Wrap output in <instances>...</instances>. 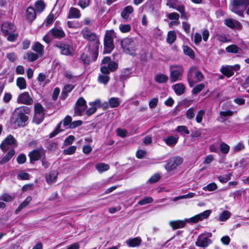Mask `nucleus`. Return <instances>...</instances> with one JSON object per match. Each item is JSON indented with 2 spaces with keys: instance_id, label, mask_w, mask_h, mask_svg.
<instances>
[{
  "instance_id": "f8f14e48",
  "label": "nucleus",
  "mask_w": 249,
  "mask_h": 249,
  "mask_svg": "<svg viewBox=\"0 0 249 249\" xmlns=\"http://www.w3.org/2000/svg\"><path fill=\"white\" fill-rule=\"evenodd\" d=\"M166 5L171 8L177 10L183 16L184 14V6L179 3L178 0H166Z\"/></svg>"
},
{
  "instance_id": "58836bf2",
  "label": "nucleus",
  "mask_w": 249,
  "mask_h": 249,
  "mask_svg": "<svg viewBox=\"0 0 249 249\" xmlns=\"http://www.w3.org/2000/svg\"><path fill=\"white\" fill-rule=\"evenodd\" d=\"M17 85L20 89H25L27 84L25 79L23 77H18L16 80Z\"/></svg>"
},
{
  "instance_id": "c85d7f7f",
  "label": "nucleus",
  "mask_w": 249,
  "mask_h": 249,
  "mask_svg": "<svg viewBox=\"0 0 249 249\" xmlns=\"http://www.w3.org/2000/svg\"><path fill=\"white\" fill-rule=\"evenodd\" d=\"M220 71L223 74L228 77H230L234 74V72L232 71V68L231 67V66L222 67Z\"/></svg>"
},
{
  "instance_id": "cd10ccee",
  "label": "nucleus",
  "mask_w": 249,
  "mask_h": 249,
  "mask_svg": "<svg viewBox=\"0 0 249 249\" xmlns=\"http://www.w3.org/2000/svg\"><path fill=\"white\" fill-rule=\"evenodd\" d=\"M141 240L139 237H136L133 239H129L126 241V244L129 247H135L140 245Z\"/></svg>"
},
{
  "instance_id": "bb28decb",
  "label": "nucleus",
  "mask_w": 249,
  "mask_h": 249,
  "mask_svg": "<svg viewBox=\"0 0 249 249\" xmlns=\"http://www.w3.org/2000/svg\"><path fill=\"white\" fill-rule=\"evenodd\" d=\"M32 200V197L31 196H28L25 200L22 202L18 208L15 211V213L16 214H18L23 209L25 208L26 206L28 205L29 203Z\"/></svg>"
},
{
  "instance_id": "6e6552de",
  "label": "nucleus",
  "mask_w": 249,
  "mask_h": 249,
  "mask_svg": "<svg viewBox=\"0 0 249 249\" xmlns=\"http://www.w3.org/2000/svg\"><path fill=\"white\" fill-rule=\"evenodd\" d=\"M46 151L42 147L34 149L29 153L30 162L38 160L40 158L45 157Z\"/></svg>"
},
{
  "instance_id": "4d7b16f0",
  "label": "nucleus",
  "mask_w": 249,
  "mask_h": 249,
  "mask_svg": "<svg viewBox=\"0 0 249 249\" xmlns=\"http://www.w3.org/2000/svg\"><path fill=\"white\" fill-rule=\"evenodd\" d=\"M109 80V77L107 75L101 74L98 76V80L100 83L106 84Z\"/></svg>"
},
{
  "instance_id": "4be33fe9",
  "label": "nucleus",
  "mask_w": 249,
  "mask_h": 249,
  "mask_svg": "<svg viewBox=\"0 0 249 249\" xmlns=\"http://www.w3.org/2000/svg\"><path fill=\"white\" fill-rule=\"evenodd\" d=\"M80 17L81 13L78 9L74 7L70 8L68 15V18H79Z\"/></svg>"
},
{
  "instance_id": "5701e85b",
  "label": "nucleus",
  "mask_w": 249,
  "mask_h": 249,
  "mask_svg": "<svg viewBox=\"0 0 249 249\" xmlns=\"http://www.w3.org/2000/svg\"><path fill=\"white\" fill-rule=\"evenodd\" d=\"M178 139V136H170L164 138L163 141L167 145L173 146L177 143Z\"/></svg>"
},
{
  "instance_id": "79ce46f5",
  "label": "nucleus",
  "mask_w": 249,
  "mask_h": 249,
  "mask_svg": "<svg viewBox=\"0 0 249 249\" xmlns=\"http://www.w3.org/2000/svg\"><path fill=\"white\" fill-rule=\"evenodd\" d=\"M44 113H35L33 121L36 124H39L44 120Z\"/></svg>"
},
{
  "instance_id": "2f4dec72",
  "label": "nucleus",
  "mask_w": 249,
  "mask_h": 249,
  "mask_svg": "<svg viewBox=\"0 0 249 249\" xmlns=\"http://www.w3.org/2000/svg\"><path fill=\"white\" fill-rule=\"evenodd\" d=\"M74 88V86L71 84H68L64 86L62 92V97L63 99H65L68 96V93L70 92Z\"/></svg>"
},
{
  "instance_id": "864d4df0",
  "label": "nucleus",
  "mask_w": 249,
  "mask_h": 249,
  "mask_svg": "<svg viewBox=\"0 0 249 249\" xmlns=\"http://www.w3.org/2000/svg\"><path fill=\"white\" fill-rule=\"evenodd\" d=\"M186 115L187 118L191 120L193 119L195 115V110L193 107H191L189 109H188L186 112Z\"/></svg>"
},
{
  "instance_id": "0eeeda50",
  "label": "nucleus",
  "mask_w": 249,
  "mask_h": 249,
  "mask_svg": "<svg viewBox=\"0 0 249 249\" xmlns=\"http://www.w3.org/2000/svg\"><path fill=\"white\" fill-rule=\"evenodd\" d=\"M17 102L18 104L26 105H32L34 102L32 93L28 91L20 93L17 98Z\"/></svg>"
},
{
  "instance_id": "72a5a7b5",
  "label": "nucleus",
  "mask_w": 249,
  "mask_h": 249,
  "mask_svg": "<svg viewBox=\"0 0 249 249\" xmlns=\"http://www.w3.org/2000/svg\"><path fill=\"white\" fill-rule=\"evenodd\" d=\"M32 50L37 53L40 55L43 54L44 47L40 43L37 42L33 46Z\"/></svg>"
},
{
  "instance_id": "13d9d810",
  "label": "nucleus",
  "mask_w": 249,
  "mask_h": 249,
  "mask_svg": "<svg viewBox=\"0 0 249 249\" xmlns=\"http://www.w3.org/2000/svg\"><path fill=\"white\" fill-rule=\"evenodd\" d=\"M217 188L216 184L214 182H212L203 187V190L205 191H213L216 190Z\"/></svg>"
},
{
  "instance_id": "f257e3e1",
  "label": "nucleus",
  "mask_w": 249,
  "mask_h": 249,
  "mask_svg": "<svg viewBox=\"0 0 249 249\" xmlns=\"http://www.w3.org/2000/svg\"><path fill=\"white\" fill-rule=\"evenodd\" d=\"M81 34L84 38L89 42V44H91V47L93 48V58H95L96 57H97L98 47L100 44L98 37L87 28H84L81 31Z\"/></svg>"
},
{
  "instance_id": "f3484780",
  "label": "nucleus",
  "mask_w": 249,
  "mask_h": 249,
  "mask_svg": "<svg viewBox=\"0 0 249 249\" xmlns=\"http://www.w3.org/2000/svg\"><path fill=\"white\" fill-rule=\"evenodd\" d=\"M53 37L55 38H61L65 36V34L63 29L60 27H54L50 30Z\"/></svg>"
},
{
  "instance_id": "f704fd0d",
  "label": "nucleus",
  "mask_w": 249,
  "mask_h": 249,
  "mask_svg": "<svg viewBox=\"0 0 249 249\" xmlns=\"http://www.w3.org/2000/svg\"><path fill=\"white\" fill-rule=\"evenodd\" d=\"M233 3L239 6L240 8H243L244 11L246 7L249 4V0H233Z\"/></svg>"
},
{
  "instance_id": "09e8293b",
  "label": "nucleus",
  "mask_w": 249,
  "mask_h": 249,
  "mask_svg": "<svg viewBox=\"0 0 249 249\" xmlns=\"http://www.w3.org/2000/svg\"><path fill=\"white\" fill-rule=\"evenodd\" d=\"M183 52L185 54L189 56L191 58H195L194 52L190 47L187 46H184Z\"/></svg>"
},
{
  "instance_id": "aec40b11",
  "label": "nucleus",
  "mask_w": 249,
  "mask_h": 249,
  "mask_svg": "<svg viewBox=\"0 0 249 249\" xmlns=\"http://www.w3.org/2000/svg\"><path fill=\"white\" fill-rule=\"evenodd\" d=\"M224 23L227 26L232 29L235 28L237 29H240L242 27L241 24L238 21L235 19H233L232 18H229L225 19L224 20Z\"/></svg>"
},
{
  "instance_id": "412c9836",
  "label": "nucleus",
  "mask_w": 249,
  "mask_h": 249,
  "mask_svg": "<svg viewBox=\"0 0 249 249\" xmlns=\"http://www.w3.org/2000/svg\"><path fill=\"white\" fill-rule=\"evenodd\" d=\"M58 172L57 171H52L45 175V178L48 184L53 183L55 181V180L58 176Z\"/></svg>"
},
{
  "instance_id": "20e7f679",
  "label": "nucleus",
  "mask_w": 249,
  "mask_h": 249,
  "mask_svg": "<svg viewBox=\"0 0 249 249\" xmlns=\"http://www.w3.org/2000/svg\"><path fill=\"white\" fill-rule=\"evenodd\" d=\"M115 36L114 31H108L106 32L104 37V52L106 53H110L113 49V38Z\"/></svg>"
},
{
  "instance_id": "e2e57ef3",
  "label": "nucleus",
  "mask_w": 249,
  "mask_h": 249,
  "mask_svg": "<svg viewBox=\"0 0 249 249\" xmlns=\"http://www.w3.org/2000/svg\"><path fill=\"white\" fill-rule=\"evenodd\" d=\"M27 58L30 62H34L38 58V55L34 53H28L27 54Z\"/></svg>"
},
{
  "instance_id": "dca6fc26",
  "label": "nucleus",
  "mask_w": 249,
  "mask_h": 249,
  "mask_svg": "<svg viewBox=\"0 0 249 249\" xmlns=\"http://www.w3.org/2000/svg\"><path fill=\"white\" fill-rule=\"evenodd\" d=\"M187 223H190V221H188V219H186L184 220L170 221L169 224L173 230H175L183 228Z\"/></svg>"
},
{
  "instance_id": "2eb2a0df",
  "label": "nucleus",
  "mask_w": 249,
  "mask_h": 249,
  "mask_svg": "<svg viewBox=\"0 0 249 249\" xmlns=\"http://www.w3.org/2000/svg\"><path fill=\"white\" fill-rule=\"evenodd\" d=\"M211 213V210H206L202 213H199L190 218H188V221H190V223H196L199 220H202L208 218Z\"/></svg>"
},
{
  "instance_id": "680f3d73",
  "label": "nucleus",
  "mask_w": 249,
  "mask_h": 249,
  "mask_svg": "<svg viewBox=\"0 0 249 249\" xmlns=\"http://www.w3.org/2000/svg\"><path fill=\"white\" fill-rule=\"evenodd\" d=\"M204 114L205 111L203 110H200L197 112L196 118L197 123H200L202 122Z\"/></svg>"
},
{
  "instance_id": "9d476101",
  "label": "nucleus",
  "mask_w": 249,
  "mask_h": 249,
  "mask_svg": "<svg viewBox=\"0 0 249 249\" xmlns=\"http://www.w3.org/2000/svg\"><path fill=\"white\" fill-rule=\"evenodd\" d=\"M16 144V139L12 135H9L2 141L0 145V148L2 151H6L9 148L10 146H12Z\"/></svg>"
},
{
  "instance_id": "774afa93",
  "label": "nucleus",
  "mask_w": 249,
  "mask_h": 249,
  "mask_svg": "<svg viewBox=\"0 0 249 249\" xmlns=\"http://www.w3.org/2000/svg\"><path fill=\"white\" fill-rule=\"evenodd\" d=\"M75 140V137L72 135H70L64 141V144L65 146L69 145L72 143Z\"/></svg>"
},
{
  "instance_id": "39448f33",
  "label": "nucleus",
  "mask_w": 249,
  "mask_h": 249,
  "mask_svg": "<svg viewBox=\"0 0 249 249\" xmlns=\"http://www.w3.org/2000/svg\"><path fill=\"white\" fill-rule=\"evenodd\" d=\"M124 51L127 54L133 55L136 51V45L134 41L130 38H124L121 42Z\"/></svg>"
},
{
  "instance_id": "4468645a",
  "label": "nucleus",
  "mask_w": 249,
  "mask_h": 249,
  "mask_svg": "<svg viewBox=\"0 0 249 249\" xmlns=\"http://www.w3.org/2000/svg\"><path fill=\"white\" fill-rule=\"evenodd\" d=\"M16 30L17 29L15 26L9 22H3L1 27V31L4 36H7L10 33L16 32Z\"/></svg>"
},
{
  "instance_id": "ddd939ff",
  "label": "nucleus",
  "mask_w": 249,
  "mask_h": 249,
  "mask_svg": "<svg viewBox=\"0 0 249 249\" xmlns=\"http://www.w3.org/2000/svg\"><path fill=\"white\" fill-rule=\"evenodd\" d=\"M212 243V240L204 234L199 235L196 242V245L198 247L206 248Z\"/></svg>"
},
{
  "instance_id": "393cba45",
  "label": "nucleus",
  "mask_w": 249,
  "mask_h": 249,
  "mask_svg": "<svg viewBox=\"0 0 249 249\" xmlns=\"http://www.w3.org/2000/svg\"><path fill=\"white\" fill-rule=\"evenodd\" d=\"M133 11V8L131 6H127L124 8L121 12V17L124 19L128 20L129 15Z\"/></svg>"
},
{
  "instance_id": "6ab92c4d",
  "label": "nucleus",
  "mask_w": 249,
  "mask_h": 249,
  "mask_svg": "<svg viewBox=\"0 0 249 249\" xmlns=\"http://www.w3.org/2000/svg\"><path fill=\"white\" fill-rule=\"evenodd\" d=\"M101 103V101L99 100L89 103V105L90 107L86 111V114L89 116L94 113L96 111L97 108L100 107Z\"/></svg>"
},
{
  "instance_id": "a878e982",
  "label": "nucleus",
  "mask_w": 249,
  "mask_h": 249,
  "mask_svg": "<svg viewBox=\"0 0 249 249\" xmlns=\"http://www.w3.org/2000/svg\"><path fill=\"white\" fill-rule=\"evenodd\" d=\"M172 88L175 93L178 95L183 94L185 90V87L184 85L181 83L176 84L173 85Z\"/></svg>"
},
{
  "instance_id": "338daca9",
  "label": "nucleus",
  "mask_w": 249,
  "mask_h": 249,
  "mask_svg": "<svg viewBox=\"0 0 249 249\" xmlns=\"http://www.w3.org/2000/svg\"><path fill=\"white\" fill-rule=\"evenodd\" d=\"M220 150L223 154H227L229 152L230 147L224 142L221 143L220 146Z\"/></svg>"
},
{
  "instance_id": "0e129e2a",
  "label": "nucleus",
  "mask_w": 249,
  "mask_h": 249,
  "mask_svg": "<svg viewBox=\"0 0 249 249\" xmlns=\"http://www.w3.org/2000/svg\"><path fill=\"white\" fill-rule=\"evenodd\" d=\"M231 175L230 174H226L224 176H219L218 177V180L222 183H226L230 179Z\"/></svg>"
},
{
  "instance_id": "de8ad7c7",
  "label": "nucleus",
  "mask_w": 249,
  "mask_h": 249,
  "mask_svg": "<svg viewBox=\"0 0 249 249\" xmlns=\"http://www.w3.org/2000/svg\"><path fill=\"white\" fill-rule=\"evenodd\" d=\"M7 36V39L8 41L10 42H14L17 40L18 36V34L16 30V32L10 33L8 34Z\"/></svg>"
},
{
  "instance_id": "f03ea898",
  "label": "nucleus",
  "mask_w": 249,
  "mask_h": 249,
  "mask_svg": "<svg viewBox=\"0 0 249 249\" xmlns=\"http://www.w3.org/2000/svg\"><path fill=\"white\" fill-rule=\"evenodd\" d=\"M204 76L202 73L197 70L196 67L190 68L188 71L187 75V80L189 86L192 87L196 82L202 81L204 79Z\"/></svg>"
},
{
  "instance_id": "c756f323",
  "label": "nucleus",
  "mask_w": 249,
  "mask_h": 249,
  "mask_svg": "<svg viewBox=\"0 0 249 249\" xmlns=\"http://www.w3.org/2000/svg\"><path fill=\"white\" fill-rule=\"evenodd\" d=\"M15 150L12 149L10 150L6 155H5L0 161V164H3L6 162H8L12 157L15 155Z\"/></svg>"
},
{
  "instance_id": "e433bc0d",
  "label": "nucleus",
  "mask_w": 249,
  "mask_h": 249,
  "mask_svg": "<svg viewBox=\"0 0 249 249\" xmlns=\"http://www.w3.org/2000/svg\"><path fill=\"white\" fill-rule=\"evenodd\" d=\"M233 112L231 110H227L224 111H220L219 112L220 118L219 121L221 122H224L226 121L225 117L228 116H231L233 115Z\"/></svg>"
},
{
  "instance_id": "7ed1b4c3",
  "label": "nucleus",
  "mask_w": 249,
  "mask_h": 249,
  "mask_svg": "<svg viewBox=\"0 0 249 249\" xmlns=\"http://www.w3.org/2000/svg\"><path fill=\"white\" fill-rule=\"evenodd\" d=\"M170 79L171 83L180 80L184 69L181 65H173L170 66Z\"/></svg>"
},
{
  "instance_id": "a18cd8bd",
  "label": "nucleus",
  "mask_w": 249,
  "mask_h": 249,
  "mask_svg": "<svg viewBox=\"0 0 249 249\" xmlns=\"http://www.w3.org/2000/svg\"><path fill=\"white\" fill-rule=\"evenodd\" d=\"M131 74L130 70L129 69H125L122 71L120 75V78L122 80H124L127 79Z\"/></svg>"
},
{
  "instance_id": "3c124183",
  "label": "nucleus",
  "mask_w": 249,
  "mask_h": 249,
  "mask_svg": "<svg viewBox=\"0 0 249 249\" xmlns=\"http://www.w3.org/2000/svg\"><path fill=\"white\" fill-rule=\"evenodd\" d=\"M76 150V146H71L63 150V154L65 155H71L75 153Z\"/></svg>"
},
{
  "instance_id": "8fccbe9b",
  "label": "nucleus",
  "mask_w": 249,
  "mask_h": 249,
  "mask_svg": "<svg viewBox=\"0 0 249 249\" xmlns=\"http://www.w3.org/2000/svg\"><path fill=\"white\" fill-rule=\"evenodd\" d=\"M86 107H85V106H79L75 105V107H74V111L75 114L77 115L81 116L82 115V113L84 112L85 110V109Z\"/></svg>"
},
{
  "instance_id": "37998d69",
  "label": "nucleus",
  "mask_w": 249,
  "mask_h": 249,
  "mask_svg": "<svg viewBox=\"0 0 249 249\" xmlns=\"http://www.w3.org/2000/svg\"><path fill=\"white\" fill-rule=\"evenodd\" d=\"M109 104L111 107L114 108L118 107L120 103L119 99L115 97H112L109 100Z\"/></svg>"
},
{
  "instance_id": "69168bd1",
  "label": "nucleus",
  "mask_w": 249,
  "mask_h": 249,
  "mask_svg": "<svg viewBox=\"0 0 249 249\" xmlns=\"http://www.w3.org/2000/svg\"><path fill=\"white\" fill-rule=\"evenodd\" d=\"M119 29L121 32L125 33H127L130 31L131 27L129 24L120 25Z\"/></svg>"
},
{
  "instance_id": "1a4fd4ad",
  "label": "nucleus",
  "mask_w": 249,
  "mask_h": 249,
  "mask_svg": "<svg viewBox=\"0 0 249 249\" xmlns=\"http://www.w3.org/2000/svg\"><path fill=\"white\" fill-rule=\"evenodd\" d=\"M55 46L60 50L61 53L63 55H72L73 54V48L71 45L58 42Z\"/></svg>"
},
{
  "instance_id": "ea45409f",
  "label": "nucleus",
  "mask_w": 249,
  "mask_h": 249,
  "mask_svg": "<svg viewBox=\"0 0 249 249\" xmlns=\"http://www.w3.org/2000/svg\"><path fill=\"white\" fill-rule=\"evenodd\" d=\"M16 113H20L22 114H28L31 112V109L30 107L26 106H22L17 108L15 109Z\"/></svg>"
},
{
  "instance_id": "b1692460",
  "label": "nucleus",
  "mask_w": 249,
  "mask_h": 249,
  "mask_svg": "<svg viewBox=\"0 0 249 249\" xmlns=\"http://www.w3.org/2000/svg\"><path fill=\"white\" fill-rule=\"evenodd\" d=\"M36 18V13L35 9L32 7H29L26 10V18L30 21L32 22Z\"/></svg>"
},
{
  "instance_id": "c03bdc74",
  "label": "nucleus",
  "mask_w": 249,
  "mask_h": 249,
  "mask_svg": "<svg viewBox=\"0 0 249 249\" xmlns=\"http://www.w3.org/2000/svg\"><path fill=\"white\" fill-rule=\"evenodd\" d=\"M176 131L179 133L181 135L189 134L190 133L189 130L187 127L184 125L178 126L177 127Z\"/></svg>"
},
{
  "instance_id": "bf43d9fd",
  "label": "nucleus",
  "mask_w": 249,
  "mask_h": 249,
  "mask_svg": "<svg viewBox=\"0 0 249 249\" xmlns=\"http://www.w3.org/2000/svg\"><path fill=\"white\" fill-rule=\"evenodd\" d=\"M204 87V85L202 83L196 85L192 90V93L197 94L202 90Z\"/></svg>"
},
{
  "instance_id": "a211bd4d",
  "label": "nucleus",
  "mask_w": 249,
  "mask_h": 249,
  "mask_svg": "<svg viewBox=\"0 0 249 249\" xmlns=\"http://www.w3.org/2000/svg\"><path fill=\"white\" fill-rule=\"evenodd\" d=\"M16 113L17 117L15 121V124L18 127L24 126L25 122L28 120V117L26 115L22 114L20 113Z\"/></svg>"
},
{
  "instance_id": "052dcab7",
  "label": "nucleus",
  "mask_w": 249,
  "mask_h": 249,
  "mask_svg": "<svg viewBox=\"0 0 249 249\" xmlns=\"http://www.w3.org/2000/svg\"><path fill=\"white\" fill-rule=\"evenodd\" d=\"M35 113H44V108L39 103H36L35 105Z\"/></svg>"
},
{
  "instance_id": "4c0bfd02",
  "label": "nucleus",
  "mask_w": 249,
  "mask_h": 249,
  "mask_svg": "<svg viewBox=\"0 0 249 249\" xmlns=\"http://www.w3.org/2000/svg\"><path fill=\"white\" fill-rule=\"evenodd\" d=\"M96 169L99 172H103L107 171L109 169V166L105 163H99L95 165Z\"/></svg>"
},
{
  "instance_id": "49530a36",
  "label": "nucleus",
  "mask_w": 249,
  "mask_h": 249,
  "mask_svg": "<svg viewBox=\"0 0 249 249\" xmlns=\"http://www.w3.org/2000/svg\"><path fill=\"white\" fill-rule=\"evenodd\" d=\"M239 50V48L235 45H229L226 48V51L228 53H237Z\"/></svg>"
},
{
  "instance_id": "603ef678",
  "label": "nucleus",
  "mask_w": 249,
  "mask_h": 249,
  "mask_svg": "<svg viewBox=\"0 0 249 249\" xmlns=\"http://www.w3.org/2000/svg\"><path fill=\"white\" fill-rule=\"evenodd\" d=\"M230 216V213L228 211H224L220 215L219 220L220 221H225Z\"/></svg>"
},
{
  "instance_id": "9b49d317",
  "label": "nucleus",
  "mask_w": 249,
  "mask_h": 249,
  "mask_svg": "<svg viewBox=\"0 0 249 249\" xmlns=\"http://www.w3.org/2000/svg\"><path fill=\"white\" fill-rule=\"evenodd\" d=\"M182 162L183 159L181 157H174L168 160L165 166V168L167 171H171L181 164Z\"/></svg>"
},
{
  "instance_id": "423d86ee",
  "label": "nucleus",
  "mask_w": 249,
  "mask_h": 249,
  "mask_svg": "<svg viewBox=\"0 0 249 249\" xmlns=\"http://www.w3.org/2000/svg\"><path fill=\"white\" fill-rule=\"evenodd\" d=\"M93 57V48L91 47V44H89L88 49L81 54L80 59L84 64H89L91 61H95L97 57Z\"/></svg>"
},
{
  "instance_id": "473e14b6",
  "label": "nucleus",
  "mask_w": 249,
  "mask_h": 249,
  "mask_svg": "<svg viewBox=\"0 0 249 249\" xmlns=\"http://www.w3.org/2000/svg\"><path fill=\"white\" fill-rule=\"evenodd\" d=\"M35 7L37 12L41 13L44 10L46 4L42 0H38L35 2Z\"/></svg>"
},
{
  "instance_id": "a19ab883",
  "label": "nucleus",
  "mask_w": 249,
  "mask_h": 249,
  "mask_svg": "<svg viewBox=\"0 0 249 249\" xmlns=\"http://www.w3.org/2000/svg\"><path fill=\"white\" fill-rule=\"evenodd\" d=\"M230 8L232 12L238 14L239 16H242L244 12L243 8H240L239 6H238L234 3H232Z\"/></svg>"
},
{
  "instance_id": "c9c22d12",
  "label": "nucleus",
  "mask_w": 249,
  "mask_h": 249,
  "mask_svg": "<svg viewBox=\"0 0 249 249\" xmlns=\"http://www.w3.org/2000/svg\"><path fill=\"white\" fill-rule=\"evenodd\" d=\"M177 38V35L175 31H169L167 35L166 41L170 44H173L176 40Z\"/></svg>"
},
{
  "instance_id": "7c9ffc66",
  "label": "nucleus",
  "mask_w": 249,
  "mask_h": 249,
  "mask_svg": "<svg viewBox=\"0 0 249 249\" xmlns=\"http://www.w3.org/2000/svg\"><path fill=\"white\" fill-rule=\"evenodd\" d=\"M168 80V76L167 75L159 73L155 77V80L158 83H166Z\"/></svg>"
},
{
  "instance_id": "6e6d98bb",
  "label": "nucleus",
  "mask_w": 249,
  "mask_h": 249,
  "mask_svg": "<svg viewBox=\"0 0 249 249\" xmlns=\"http://www.w3.org/2000/svg\"><path fill=\"white\" fill-rule=\"evenodd\" d=\"M153 199L151 197H146L142 200H140L138 204L140 205H144L148 203H152Z\"/></svg>"
},
{
  "instance_id": "5fc2aeb1",
  "label": "nucleus",
  "mask_w": 249,
  "mask_h": 249,
  "mask_svg": "<svg viewBox=\"0 0 249 249\" xmlns=\"http://www.w3.org/2000/svg\"><path fill=\"white\" fill-rule=\"evenodd\" d=\"M90 0H79L78 5L82 9L88 7L90 4Z\"/></svg>"
}]
</instances>
